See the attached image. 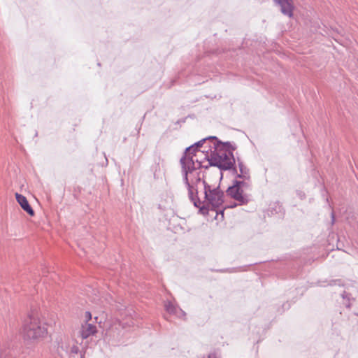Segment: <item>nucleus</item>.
<instances>
[{
  "mask_svg": "<svg viewBox=\"0 0 358 358\" xmlns=\"http://www.w3.org/2000/svg\"><path fill=\"white\" fill-rule=\"evenodd\" d=\"M166 311L171 315H174L178 317H182L185 315V313L178 306H175L171 301H166L164 304Z\"/></svg>",
  "mask_w": 358,
  "mask_h": 358,
  "instance_id": "10",
  "label": "nucleus"
},
{
  "mask_svg": "<svg viewBox=\"0 0 358 358\" xmlns=\"http://www.w3.org/2000/svg\"><path fill=\"white\" fill-rule=\"evenodd\" d=\"M238 166L239 168L240 173L237 175V177L243 178V180L248 181L250 179L248 169L239 159H238Z\"/></svg>",
  "mask_w": 358,
  "mask_h": 358,
  "instance_id": "11",
  "label": "nucleus"
},
{
  "mask_svg": "<svg viewBox=\"0 0 358 358\" xmlns=\"http://www.w3.org/2000/svg\"><path fill=\"white\" fill-rule=\"evenodd\" d=\"M273 1L279 8L282 15L289 18L294 16L295 6L293 0H273Z\"/></svg>",
  "mask_w": 358,
  "mask_h": 358,
  "instance_id": "6",
  "label": "nucleus"
},
{
  "mask_svg": "<svg viewBox=\"0 0 358 358\" xmlns=\"http://www.w3.org/2000/svg\"><path fill=\"white\" fill-rule=\"evenodd\" d=\"M97 332L96 327L90 322H85L82 324L79 334L83 339H86L91 336L94 335Z\"/></svg>",
  "mask_w": 358,
  "mask_h": 358,
  "instance_id": "7",
  "label": "nucleus"
},
{
  "mask_svg": "<svg viewBox=\"0 0 358 358\" xmlns=\"http://www.w3.org/2000/svg\"><path fill=\"white\" fill-rule=\"evenodd\" d=\"M66 354L71 355L73 357H78V358H83L82 355L79 353V348L78 346L73 345L69 351L66 350Z\"/></svg>",
  "mask_w": 358,
  "mask_h": 358,
  "instance_id": "16",
  "label": "nucleus"
},
{
  "mask_svg": "<svg viewBox=\"0 0 358 358\" xmlns=\"http://www.w3.org/2000/svg\"><path fill=\"white\" fill-rule=\"evenodd\" d=\"M237 205H238L237 203H234V204L231 205L229 207H230V208H234V207H236Z\"/></svg>",
  "mask_w": 358,
  "mask_h": 358,
  "instance_id": "22",
  "label": "nucleus"
},
{
  "mask_svg": "<svg viewBox=\"0 0 358 358\" xmlns=\"http://www.w3.org/2000/svg\"><path fill=\"white\" fill-rule=\"evenodd\" d=\"M204 186L205 199L207 201V206H205L209 209V206H211L212 210L216 211L218 214L217 208H220L224 203V192L220 189V186L212 188L205 180H203Z\"/></svg>",
  "mask_w": 358,
  "mask_h": 358,
  "instance_id": "4",
  "label": "nucleus"
},
{
  "mask_svg": "<svg viewBox=\"0 0 358 358\" xmlns=\"http://www.w3.org/2000/svg\"><path fill=\"white\" fill-rule=\"evenodd\" d=\"M208 150H203L202 152H208Z\"/></svg>",
  "mask_w": 358,
  "mask_h": 358,
  "instance_id": "25",
  "label": "nucleus"
},
{
  "mask_svg": "<svg viewBox=\"0 0 358 358\" xmlns=\"http://www.w3.org/2000/svg\"><path fill=\"white\" fill-rule=\"evenodd\" d=\"M10 352L8 350H0V358H11L10 356Z\"/></svg>",
  "mask_w": 358,
  "mask_h": 358,
  "instance_id": "18",
  "label": "nucleus"
},
{
  "mask_svg": "<svg viewBox=\"0 0 358 358\" xmlns=\"http://www.w3.org/2000/svg\"><path fill=\"white\" fill-rule=\"evenodd\" d=\"M85 317L86 322H89V321L92 320L91 313L89 311L85 312Z\"/></svg>",
  "mask_w": 358,
  "mask_h": 358,
  "instance_id": "21",
  "label": "nucleus"
},
{
  "mask_svg": "<svg viewBox=\"0 0 358 358\" xmlns=\"http://www.w3.org/2000/svg\"><path fill=\"white\" fill-rule=\"evenodd\" d=\"M97 319H98V317H94V320H95L96 321H97Z\"/></svg>",
  "mask_w": 358,
  "mask_h": 358,
  "instance_id": "26",
  "label": "nucleus"
},
{
  "mask_svg": "<svg viewBox=\"0 0 358 358\" xmlns=\"http://www.w3.org/2000/svg\"><path fill=\"white\" fill-rule=\"evenodd\" d=\"M47 334V329L37 313H32L25 321L23 327V334L26 339L38 340Z\"/></svg>",
  "mask_w": 358,
  "mask_h": 358,
  "instance_id": "2",
  "label": "nucleus"
},
{
  "mask_svg": "<svg viewBox=\"0 0 358 358\" xmlns=\"http://www.w3.org/2000/svg\"><path fill=\"white\" fill-rule=\"evenodd\" d=\"M159 176H160V167H159V165L157 164L156 166V169H155V170L154 171V177L155 178H157L159 177Z\"/></svg>",
  "mask_w": 358,
  "mask_h": 358,
  "instance_id": "19",
  "label": "nucleus"
},
{
  "mask_svg": "<svg viewBox=\"0 0 358 358\" xmlns=\"http://www.w3.org/2000/svg\"><path fill=\"white\" fill-rule=\"evenodd\" d=\"M220 212L222 214V215L223 216V215H224V210H220Z\"/></svg>",
  "mask_w": 358,
  "mask_h": 358,
  "instance_id": "23",
  "label": "nucleus"
},
{
  "mask_svg": "<svg viewBox=\"0 0 358 358\" xmlns=\"http://www.w3.org/2000/svg\"><path fill=\"white\" fill-rule=\"evenodd\" d=\"M261 1H265L266 0H260Z\"/></svg>",
  "mask_w": 358,
  "mask_h": 358,
  "instance_id": "27",
  "label": "nucleus"
},
{
  "mask_svg": "<svg viewBox=\"0 0 358 358\" xmlns=\"http://www.w3.org/2000/svg\"><path fill=\"white\" fill-rule=\"evenodd\" d=\"M341 296L343 299V304L347 307L350 308L351 306L350 299L351 296L350 294L346 293L345 291L341 293Z\"/></svg>",
  "mask_w": 358,
  "mask_h": 358,
  "instance_id": "17",
  "label": "nucleus"
},
{
  "mask_svg": "<svg viewBox=\"0 0 358 358\" xmlns=\"http://www.w3.org/2000/svg\"><path fill=\"white\" fill-rule=\"evenodd\" d=\"M180 164L182 168V175L183 182L188 190L189 198L191 201L193 203L194 206L196 208H199V213L203 215L208 214V208L205 206V205H202V202L200 201L199 198L197 196L198 192L196 189L195 194H194V187L189 183L188 179V174L192 173L196 168L194 166V163L191 159H186L185 157H181L180 160Z\"/></svg>",
  "mask_w": 358,
  "mask_h": 358,
  "instance_id": "1",
  "label": "nucleus"
},
{
  "mask_svg": "<svg viewBox=\"0 0 358 358\" xmlns=\"http://www.w3.org/2000/svg\"><path fill=\"white\" fill-rule=\"evenodd\" d=\"M250 187L249 181L234 180L233 185L228 187L227 194L238 201V205H244L249 201L248 195L244 192L249 189Z\"/></svg>",
  "mask_w": 358,
  "mask_h": 358,
  "instance_id": "5",
  "label": "nucleus"
},
{
  "mask_svg": "<svg viewBox=\"0 0 358 358\" xmlns=\"http://www.w3.org/2000/svg\"><path fill=\"white\" fill-rule=\"evenodd\" d=\"M273 206L271 210H270L272 214H277L280 216L284 214L283 208L278 202L274 203Z\"/></svg>",
  "mask_w": 358,
  "mask_h": 358,
  "instance_id": "15",
  "label": "nucleus"
},
{
  "mask_svg": "<svg viewBox=\"0 0 358 358\" xmlns=\"http://www.w3.org/2000/svg\"><path fill=\"white\" fill-rule=\"evenodd\" d=\"M210 151V157L208 159L210 166H216L223 171L232 169L233 171L236 172L234 168L236 161L232 152H224L223 150L218 151L215 149Z\"/></svg>",
  "mask_w": 358,
  "mask_h": 358,
  "instance_id": "3",
  "label": "nucleus"
},
{
  "mask_svg": "<svg viewBox=\"0 0 358 358\" xmlns=\"http://www.w3.org/2000/svg\"><path fill=\"white\" fill-rule=\"evenodd\" d=\"M213 148L218 151L223 150L224 152H232V151L236 148V146L234 143H231V142L227 141L223 143L220 141H218L217 138V140H214Z\"/></svg>",
  "mask_w": 358,
  "mask_h": 358,
  "instance_id": "8",
  "label": "nucleus"
},
{
  "mask_svg": "<svg viewBox=\"0 0 358 358\" xmlns=\"http://www.w3.org/2000/svg\"><path fill=\"white\" fill-rule=\"evenodd\" d=\"M134 323L131 322V323L127 322H121L119 320H116L112 324L109 325L108 327V334H111L115 332V330H118L120 327L124 329L126 326H131Z\"/></svg>",
  "mask_w": 358,
  "mask_h": 358,
  "instance_id": "12",
  "label": "nucleus"
},
{
  "mask_svg": "<svg viewBox=\"0 0 358 358\" xmlns=\"http://www.w3.org/2000/svg\"><path fill=\"white\" fill-rule=\"evenodd\" d=\"M199 149L196 148V147H194V148L188 152H187V148L185 149V151L184 152V155L182 157H185L186 159H192L193 162L195 164L196 162L198 163L199 166H201V162H199L198 159L196 158V153L199 152Z\"/></svg>",
  "mask_w": 358,
  "mask_h": 358,
  "instance_id": "13",
  "label": "nucleus"
},
{
  "mask_svg": "<svg viewBox=\"0 0 358 358\" xmlns=\"http://www.w3.org/2000/svg\"><path fill=\"white\" fill-rule=\"evenodd\" d=\"M15 197L17 203L20 204L21 208L27 212L29 215L34 216V211L31 206L29 205L27 198L18 193L15 194Z\"/></svg>",
  "mask_w": 358,
  "mask_h": 358,
  "instance_id": "9",
  "label": "nucleus"
},
{
  "mask_svg": "<svg viewBox=\"0 0 358 358\" xmlns=\"http://www.w3.org/2000/svg\"><path fill=\"white\" fill-rule=\"evenodd\" d=\"M208 140H210V141H213L214 142V140H217V137H215V136H209L208 138H203V139H202V140L195 143L194 144L190 145L189 147L187 148V152H188L192 150L194 148V147H196L199 149V148H201L203 145V143H206V141Z\"/></svg>",
  "mask_w": 358,
  "mask_h": 358,
  "instance_id": "14",
  "label": "nucleus"
},
{
  "mask_svg": "<svg viewBox=\"0 0 358 358\" xmlns=\"http://www.w3.org/2000/svg\"><path fill=\"white\" fill-rule=\"evenodd\" d=\"M328 285H330V286H333V285L341 286V282L340 280H331Z\"/></svg>",
  "mask_w": 358,
  "mask_h": 358,
  "instance_id": "20",
  "label": "nucleus"
},
{
  "mask_svg": "<svg viewBox=\"0 0 358 358\" xmlns=\"http://www.w3.org/2000/svg\"><path fill=\"white\" fill-rule=\"evenodd\" d=\"M200 181H201V178H199L197 179V182H200Z\"/></svg>",
  "mask_w": 358,
  "mask_h": 358,
  "instance_id": "24",
  "label": "nucleus"
}]
</instances>
